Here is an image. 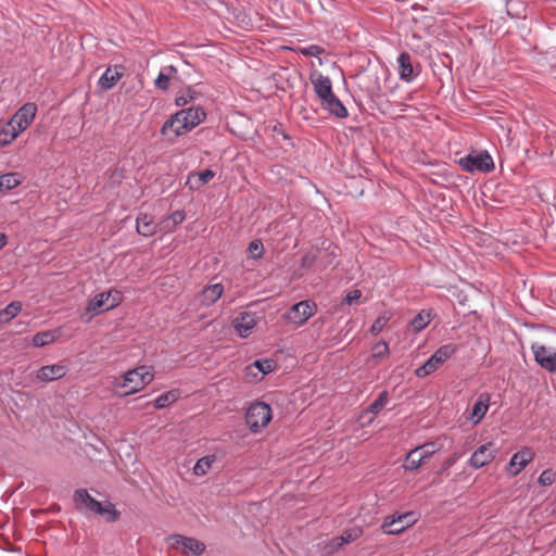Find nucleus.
Returning <instances> with one entry per match:
<instances>
[{"label":"nucleus","mask_w":556,"mask_h":556,"mask_svg":"<svg viewBox=\"0 0 556 556\" xmlns=\"http://www.w3.org/2000/svg\"><path fill=\"white\" fill-rule=\"evenodd\" d=\"M206 118L205 111L200 106L182 109L173 114L162 126L161 134L169 140L184 136L194 129Z\"/></svg>","instance_id":"obj_1"},{"label":"nucleus","mask_w":556,"mask_h":556,"mask_svg":"<svg viewBox=\"0 0 556 556\" xmlns=\"http://www.w3.org/2000/svg\"><path fill=\"white\" fill-rule=\"evenodd\" d=\"M154 379L151 367L142 365L115 377L112 389L121 396L130 395L144 389Z\"/></svg>","instance_id":"obj_2"},{"label":"nucleus","mask_w":556,"mask_h":556,"mask_svg":"<svg viewBox=\"0 0 556 556\" xmlns=\"http://www.w3.org/2000/svg\"><path fill=\"white\" fill-rule=\"evenodd\" d=\"M123 301V294L118 290H109L101 292L89 300L86 306V315H89L87 321H90L96 315L110 311L118 306Z\"/></svg>","instance_id":"obj_3"},{"label":"nucleus","mask_w":556,"mask_h":556,"mask_svg":"<svg viewBox=\"0 0 556 556\" xmlns=\"http://www.w3.org/2000/svg\"><path fill=\"white\" fill-rule=\"evenodd\" d=\"M74 502L78 509L89 510L98 515H108L109 520L114 521L118 517L114 505L112 503L102 504L90 496L85 489L77 490L74 494Z\"/></svg>","instance_id":"obj_4"},{"label":"nucleus","mask_w":556,"mask_h":556,"mask_svg":"<svg viewBox=\"0 0 556 556\" xmlns=\"http://www.w3.org/2000/svg\"><path fill=\"white\" fill-rule=\"evenodd\" d=\"M271 408L264 402L252 403L245 414L247 425L254 433L264 429L271 420Z\"/></svg>","instance_id":"obj_5"},{"label":"nucleus","mask_w":556,"mask_h":556,"mask_svg":"<svg viewBox=\"0 0 556 556\" xmlns=\"http://www.w3.org/2000/svg\"><path fill=\"white\" fill-rule=\"evenodd\" d=\"M457 351L455 344H445L438 349L434 354L420 367L415 370L418 378H425L435 371L441 365L444 364Z\"/></svg>","instance_id":"obj_6"},{"label":"nucleus","mask_w":556,"mask_h":556,"mask_svg":"<svg viewBox=\"0 0 556 556\" xmlns=\"http://www.w3.org/2000/svg\"><path fill=\"white\" fill-rule=\"evenodd\" d=\"M167 540L174 549L179 551L186 556H200L205 551V544L194 538L173 534Z\"/></svg>","instance_id":"obj_7"},{"label":"nucleus","mask_w":556,"mask_h":556,"mask_svg":"<svg viewBox=\"0 0 556 556\" xmlns=\"http://www.w3.org/2000/svg\"><path fill=\"white\" fill-rule=\"evenodd\" d=\"M459 165L466 172H481L488 173L494 168V163L488 152L471 153L459 160Z\"/></svg>","instance_id":"obj_8"},{"label":"nucleus","mask_w":556,"mask_h":556,"mask_svg":"<svg viewBox=\"0 0 556 556\" xmlns=\"http://www.w3.org/2000/svg\"><path fill=\"white\" fill-rule=\"evenodd\" d=\"M317 311V306L311 301H301L294 304L286 314V319L296 326L304 325Z\"/></svg>","instance_id":"obj_9"},{"label":"nucleus","mask_w":556,"mask_h":556,"mask_svg":"<svg viewBox=\"0 0 556 556\" xmlns=\"http://www.w3.org/2000/svg\"><path fill=\"white\" fill-rule=\"evenodd\" d=\"M531 351L535 362L542 368L551 372H556V352L554 349L534 342L531 344Z\"/></svg>","instance_id":"obj_10"},{"label":"nucleus","mask_w":556,"mask_h":556,"mask_svg":"<svg viewBox=\"0 0 556 556\" xmlns=\"http://www.w3.org/2000/svg\"><path fill=\"white\" fill-rule=\"evenodd\" d=\"M416 516L414 513H405L397 517L387 518L381 528L387 534H400L406 528H409L416 522Z\"/></svg>","instance_id":"obj_11"},{"label":"nucleus","mask_w":556,"mask_h":556,"mask_svg":"<svg viewBox=\"0 0 556 556\" xmlns=\"http://www.w3.org/2000/svg\"><path fill=\"white\" fill-rule=\"evenodd\" d=\"M534 457L535 453L530 447L516 452L506 466L507 473L511 477L518 476Z\"/></svg>","instance_id":"obj_12"},{"label":"nucleus","mask_w":556,"mask_h":556,"mask_svg":"<svg viewBox=\"0 0 556 556\" xmlns=\"http://www.w3.org/2000/svg\"><path fill=\"white\" fill-rule=\"evenodd\" d=\"M260 321V317L252 312H241L232 320V327L238 336L248 338Z\"/></svg>","instance_id":"obj_13"},{"label":"nucleus","mask_w":556,"mask_h":556,"mask_svg":"<svg viewBox=\"0 0 556 556\" xmlns=\"http://www.w3.org/2000/svg\"><path fill=\"white\" fill-rule=\"evenodd\" d=\"M37 113L35 103H25L16 113L9 119L17 129V131H25L34 122Z\"/></svg>","instance_id":"obj_14"},{"label":"nucleus","mask_w":556,"mask_h":556,"mask_svg":"<svg viewBox=\"0 0 556 556\" xmlns=\"http://www.w3.org/2000/svg\"><path fill=\"white\" fill-rule=\"evenodd\" d=\"M496 452L494 443L488 442L472 453L469 458V465L475 469L486 466L494 459Z\"/></svg>","instance_id":"obj_15"},{"label":"nucleus","mask_w":556,"mask_h":556,"mask_svg":"<svg viewBox=\"0 0 556 556\" xmlns=\"http://www.w3.org/2000/svg\"><path fill=\"white\" fill-rule=\"evenodd\" d=\"M309 80L320 103L334 94L331 79L328 76H325L319 72H314L311 74Z\"/></svg>","instance_id":"obj_16"},{"label":"nucleus","mask_w":556,"mask_h":556,"mask_svg":"<svg viewBox=\"0 0 556 556\" xmlns=\"http://www.w3.org/2000/svg\"><path fill=\"white\" fill-rule=\"evenodd\" d=\"M67 374V367L62 364H52L40 367L36 378L42 382H51L63 378Z\"/></svg>","instance_id":"obj_17"},{"label":"nucleus","mask_w":556,"mask_h":556,"mask_svg":"<svg viewBox=\"0 0 556 556\" xmlns=\"http://www.w3.org/2000/svg\"><path fill=\"white\" fill-rule=\"evenodd\" d=\"M389 400V394L387 391H382L379 396L370 404L368 409L363 412L359 416V420L362 426L365 427L374 420V417L379 414L382 408L387 405Z\"/></svg>","instance_id":"obj_18"},{"label":"nucleus","mask_w":556,"mask_h":556,"mask_svg":"<svg viewBox=\"0 0 556 556\" xmlns=\"http://www.w3.org/2000/svg\"><path fill=\"white\" fill-rule=\"evenodd\" d=\"M224 292V286L219 282L205 286L199 294V301L203 306L216 303Z\"/></svg>","instance_id":"obj_19"},{"label":"nucleus","mask_w":556,"mask_h":556,"mask_svg":"<svg viewBox=\"0 0 556 556\" xmlns=\"http://www.w3.org/2000/svg\"><path fill=\"white\" fill-rule=\"evenodd\" d=\"M215 177V172L210 168L191 173L187 178V185L190 189L198 190L207 185Z\"/></svg>","instance_id":"obj_20"},{"label":"nucleus","mask_w":556,"mask_h":556,"mask_svg":"<svg viewBox=\"0 0 556 556\" xmlns=\"http://www.w3.org/2000/svg\"><path fill=\"white\" fill-rule=\"evenodd\" d=\"M320 105L324 110L338 118H345L349 115L346 108L336 94L324 100Z\"/></svg>","instance_id":"obj_21"},{"label":"nucleus","mask_w":556,"mask_h":556,"mask_svg":"<svg viewBox=\"0 0 556 556\" xmlns=\"http://www.w3.org/2000/svg\"><path fill=\"white\" fill-rule=\"evenodd\" d=\"M123 76V72L119 67H108L100 77L98 84L103 90L111 89Z\"/></svg>","instance_id":"obj_22"},{"label":"nucleus","mask_w":556,"mask_h":556,"mask_svg":"<svg viewBox=\"0 0 556 556\" xmlns=\"http://www.w3.org/2000/svg\"><path fill=\"white\" fill-rule=\"evenodd\" d=\"M156 223L154 222V218L149 213H141L137 217V231L144 236L149 237L152 236L156 230Z\"/></svg>","instance_id":"obj_23"},{"label":"nucleus","mask_w":556,"mask_h":556,"mask_svg":"<svg viewBox=\"0 0 556 556\" xmlns=\"http://www.w3.org/2000/svg\"><path fill=\"white\" fill-rule=\"evenodd\" d=\"M489 395L481 394L478 401L475 403L471 409V414L468 417V419L471 420L475 425L479 424L486 414L489 409Z\"/></svg>","instance_id":"obj_24"},{"label":"nucleus","mask_w":556,"mask_h":556,"mask_svg":"<svg viewBox=\"0 0 556 556\" xmlns=\"http://www.w3.org/2000/svg\"><path fill=\"white\" fill-rule=\"evenodd\" d=\"M363 534V530L359 527H353L345 530L340 536L332 539L331 546L333 548H339L344 544H349L351 542L356 541Z\"/></svg>","instance_id":"obj_25"},{"label":"nucleus","mask_w":556,"mask_h":556,"mask_svg":"<svg viewBox=\"0 0 556 556\" xmlns=\"http://www.w3.org/2000/svg\"><path fill=\"white\" fill-rule=\"evenodd\" d=\"M399 75L401 79L410 81L414 77L412 58L407 52H402L397 58Z\"/></svg>","instance_id":"obj_26"},{"label":"nucleus","mask_w":556,"mask_h":556,"mask_svg":"<svg viewBox=\"0 0 556 556\" xmlns=\"http://www.w3.org/2000/svg\"><path fill=\"white\" fill-rule=\"evenodd\" d=\"M22 134L17 131L16 127L10 122H5L0 126V148L10 146Z\"/></svg>","instance_id":"obj_27"},{"label":"nucleus","mask_w":556,"mask_h":556,"mask_svg":"<svg viewBox=\"0 0 556 556\" xmlns=\"http://www.w3.org/2000/svg\"><path fill=\"white\" fill-rule=\"evenodd\" d=\"M338 255L339 248L329 242L328 247L324 248L323 251L318 250L319 267L327 268L331 266Z\"/></svg>","instance_id":"obj_28"},{"label":"nucleus","mask_w":556,"mask_h":556,"mask_svg":"<svg viewBox=\"0 0 556 556\" xmlns=\"http://www.w3.org/2000/svg\"><path fill=\"white\" fill-rule=\"evenodd\" d=\"M23 176L20 173H8L0 176V192L10 191L21 185Z\"/></svg>","instance_id":"obj_29"},{"label":"nucleus","mask_w":556,"mask_h":556,"mask_svg":"<svg viewBox=\"0 0 556 556\" xmlns=\"http://www.w3.org/2000/svg\"><path fill=\"white\" fill-rule=\"evenodd\" d=\"M432 320V314L430 311L422 309L418 313L413 320L410 321V326L417 332L424 330Z\"/></svg>","instance_id":"obj_30"},{"label":"nucleus","mask_w":556,"mask_h":556,"mask_svg":"<svg viewBox=\"0 0 556 556\" xmlns=\"http://www.w3.org/2000/svg\"><path fill=\"white\" fill-rule=\"evenodd\" d=\"M180 396V393L178 390H170L166 393L161 394L159 397L154 401V406L159 409L165 408L169 406L170 404L175 403Z\"/></svg>","instance_id":"obj_31"},{"label":"nucleus","mask_w":556,"mask_h":556,"mask_svg":"<svg viewBox=\"0 0 556 556\" xmlns=\"http://www.w3.org/2000/svg\"><path fill=\"white\" fill-rule=\"evenodd\" d=\"M424 462L425 459L422 458V455H420V452L412 450L406 455L404 468L405 470H416Z\"/></svg>","instance_id":"obj_32"},{"label":"nucleus","mask_w":556,"mask_h":556,"mask_svg":"<svg viewBox=\"0 0 556 556\" xmlns=\"http://www.w3.org/2000/svg\"><path fill=\"white\" fill-rule=\"evenodd\" d=\"M214 462V455L204 456L198 459L193 467V473L199 477L204 476L211 469Z\"/></svg>","instance_id":"obj_33"},{"label":"nucleus","mask_w":556,"mask_h":556,"mask_svg":"<svg viewBox=\"0 0 556 556\" xmlns=\"http://www.w3.org/2000/svg\"><path fill=\"white\" fill-rule=\"evenodd\" d=\"M22 309V303L18 301L11 302L7 307L0 311V320L8 323L13 319Z\"/></svg>","instance_id":"obj_34"},{"label":"nucleus","mask_w":556,"mask_h":556,"mask_svg":"<svg viewBox=\"0 0 556 556\" xmlns=\"http://www.w3.org/2000/svg\"><path fill=\"white\" fill-rule=\"evenodd\" d=\"M173 73H176V70L173 66L166 67L165 72H161L156 77L155 86L161 90H166L169 86V80Z\"/></svg>","instance_id":"obj_35"},{"label":"nucleus","mask_w":556,"mask_h":556,"mask_svg":"<svg viewBox=\"0 0 556 556\" xmlns=\"http://www.w3.org/2000/svg\"><path fill=\"white\" fill-rule=\"evenodd\" d=\"M56 339V334L53 331L38 332L33 337V343L35 346H45L52 343Z\"/></svg>","instance_id":"obj_36"},{"label":"nucleus","mask_w":556,"mask_h":556,"mask_svg":"<svg viewBox=\"0 0 556 556\" xmlns=\"http://www.w3.org/2000/svg\"><path fill=\"white\" fill-rule=\"evenodd\" d=\"M275 362L271 359H261L255 361L251 366L248 367L249 370L256 368L263 375L269 374L275 369Z\"/></svg>","instance_id":"obj_37"},{"label":"nucleus","mask_w":556,"mask_h":556,"mask_svg":"<svg viewBox=\"0 0 556 556\" xmlns=\"http://www.w3.org/2000/svg\"><path fill=\"white\" fill-rule=\"evenodd\" d=\"M249 255L252 258H261L264 254V245L261 240H253L248 248Z\"/></svg>","instance_id":"obj_38"},{"label":"nucleus","mask_w":556,"mask_h":556,"mask_svg":"<svg viewBox=\"0 0 556 556\" xmlns=\"http://www.w3.org/2000/svg\"><path fill=\"white\" fill-rule=\"evenodd\" d=\"M314 265L319 266L318 250H316V251L312 250V251L307 252L302 258L303 267L311 268Z\"/></svg>","instance_id":"obj_39"},{"label":"nucleus","mask_w":556,"mask_h":556,"mask_svg":"<svg viewBox=\"0 0 556 556\" xmlns=\"http://www.w3.org/2000/svg\"><path fill=\"white\" fill-rule=\"evenodd\" d=\"M416 452H420V455H422V458L426 460L430 456H432L435 452L439 451V447L435 445V443H426L420 446H417L414 448Z\"/></svg>","instance_id":"obj_40"},{"label":"nucleus","mask_w":556,"mask_h":556,"mask_svg":"<svg viewBox=\"0 0 556 556\" xmlns=\"http://www.w3.org/2000/svg\"><path fill=\"white\" fill-rule=\"evenodd\" d=\"M389 345L386 341L376 343L372 348V358H380L389 355Z\"/></svg>","instance_id":"obj_41"},{"label":"nucleus","mask_w":556,"mask_h":556,"mask_svg":"<svg viewBox=\"0 0 556 556\" xmlns=\"http://www.w3.org/2000/svg\"><path fill=\"white\" fill-rule=\"evenodd\" d=\"M299 53L305 56H318L325 52L324 48L317 45H311L305 48H300Z\"/></svg>","instance_id":"obj_42"},{"label":"nucleus","mask_w":556,"mask_h":556,"mask_svg":"<svg viewBox=\"0 0 556 556\" xmlns=\"http://www.w3.org/2000/svg\"><path fill=\"white\" fill-rule=\"evenodd\" d=\"M185 219L184 211H174L170 216L165 220V228H170L181 223Z\"/></svg>","instance_id":"obj_43"},{"label":"nucleus","mask_w":556,"mask_h":556,"mask_svg":"<svg viewBox=\"0 0 556 556\" xmlns=\"http://www.w3.org/2000/svg\"><path fill=\"white\" fill-rule=\"evenodd\" d=\"M389 321V317L383 315L379 316L370 327V332L372 336L379 334L382 329L386 327L387 323Z\"/></svg>","instance_id":"obj_44"},{"label":"nucleus","mask_w":556,"mask_h":556,"mask_svg":"<svg viewBox=\"0 0 556 556\" xmlns=\"http://www.w3.org/2000/svg\"><path fill=\"white\" fill-rule=\"evenodd\" d=\"M362 298V291L358 289L350 291L342 300L341 305L348 304L353 305L356 304Z\"/></svg>","instance_id":"obj_45"},{"label":"nucleus","mask_w":556,"mask_h":556,"mask_svg":"<svg viewBox=\"0 0 556 556\" xmlns=\"http://www.w3.org/2000/svg\"><path fill=\"white\" fill-rule=\"evenodd\" d=\"M460 455L457 453H454L451 455L447 459H445L442 464L441 469L437 472L438 475H447L448 469L456 464V462L459 459Z\"/></svg>","instance_id":"obj_46"},{"label":"nucleus","mask_w":556,"mask_h":556,"mask_svg":"<svg viewBox=\"0 0 556 556\" xmlns=\"http://www.w3.org/2000/svg\"><path fill=\"white\" fill-rule=\"evenodd\" d=\"M555 481V472L551 469L544 470L539 477V483L542 485H551Z\"/></svg>","instance_id":"obj_47"},{"label":"nucleus","mask_w":556,"mask_h":556,"mask_svg":"<svg viewBox=\"0 0 556 556\" xmlns=\"http://www.w3.org/2000/svg\"><path fill=\"white\" fill-rule=\"evenodd\" d=\"M190 100H191V96L181 94L176 98L175 102L178 106H185L190 102Z\"/></svg>","instance_id":"obj_48"},{"label":"nucleus","mask_w":556,"mask_h":556,"mask_svg":"<svg viewBox=\"0 0 556 556\" xmlns=\"http://www.w3.org/2000/svg\"><path fill=\"white\" fill-rule=\"evenodd\" d=\"M8 243V237L5 233L0 232V250H2Z\"/></svg>","instance_id":"obj_49"}]
</instances>
